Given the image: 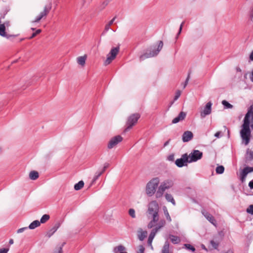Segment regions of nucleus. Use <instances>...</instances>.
Here are the masks:
<instances>
[{
  "instance_id": "603ef678",
  "label": "nucleus",
  "mask_w": 253,
  "mask_h": 253,
  "mask_svg": "<svg viewBox=\"0 0 253 253\" xmlns=\"http://www.w3.org/2000/svg\"><path fill=\"white\" fill-rule=\"evenodd\" d=\"M183 24L184 23L182 22L180 26V28H179V31H178V33L177 34V37L180 34L181 32V30H182V27H183Z\"/></svg>"
},
{
  "instance_id": "4be33fe9",
  "label": "nucleus",
  "mask_w": 253,
  "mask_h": 253,
  "mask_svg": "<svg viewBox=\"0 0 253 253\" xmlns=\"http://www.w3.org/2000/svg\"><path fill=\"white\" fill-rule=\"evenodd\" d=\"M0 36L7 38L5 32V26L4 24L0 23Z\"/></svg>"
},
{
  "instance_id": "5fc2aeb1",
  "label": "nucleus",
  "mask_w": 253,
  "mask_h": 253,
  "mask_svg": "<svg viewBox=\"0 0 253 253\" xmlns=\"http://www.w3.org/2000/svg\"><path fill=\"white\" fill-rule=\"evenodd\" d=\"M250 18L251 21L253 22V11L251 10L250 14Z\"/></svg>"
},
{
  "instance_id": "a19ab883",
  "label": "nucleus",
  "mask_w": 253,
  "mask_h": 253,
  "mask_svg": "<svg viewBox=\"0 0 253 253\" xmlns=\"http://www.w3.org/2000/svg\"><path fill=\"white\" fill-rule=\"evenodd\" d=\"M247 212L250 214H253V205H250L247 209Z\"/></svg>"
},
{
  "instance_id": "ea45409f",
  "label": "nucleus",
  "mask_w": 253,
  "mask_h": 253,
  "mask_svg": "<svg viewBox=\"0 0 253 253\" xmlns=\"http://www.w3.org/2000/svg\"><path fill=\"white\" fill-rule=\"evenodd\" d=\"M184 246L187 250H190L192 252H194L195 251V248L190 244H185L184 245Z\"/></svg>"
},
{
  "instance_id": "6e6d98bb",
  "label": "nucleus",
  "mask_w": 253,
  "mask_h": 253,
  "mask_svg": "<svg viewBox=\"0 0 253 253\" xmlns=\"http://www.w3.org/2000/svg\"><path fill=\"white\" fill-rule=\"evenodd\" d=\"M168 160L169 161H172L174 160V155H169V157H168Z\"/></svg>"
},
{
  "instance_id": "7c9ffc66",
  "label": "nucleus",
  "mask_w": 253,
  "mask_h": 253,
  "mask_svg": "<svg viewBox=\"0 0 253 253\" xmlns=\"http://www.w3.org/2000/svg\"><path fill=\"white\" fill-rule=\"evenodd\" d=\"M181 94V91L180 90H177L176 91L174 97V100L173 101L170 102V106L172 105V104L173 103V102L177 100L178 99V98L180 97Z\"/></svg>"
},
{
  "instance_id": "8fccbe9b",
  "label": "nucleus",
  "mask_w": 253,
  "mask_h": 253,
  "mask_svg": "<svg viewBox=\"0 0 253 253\" xmlns=\"http://www.w3.org/2000/svg\"><path fill=\"white\" fill-rule=\"evenodd\" d=\"M109 166V164L108 163H105L104 165V167H103V169L101 171V172H102V173H103L106 169L108 168Z\"/></svg>"
},
{
  "instance_id": "680f3d73",
  "label": "nucleus",
  "mask_w": 253,
  "mask_h": 253,
  "mask_svg": "<svg viewBox=\"0 0 253 253\" xmlns=\"http://www.w3.org/2000/svg\"><path fill=\"white\" fill-rule=\"evenodd\" d=\"M10 244H13V240L12 239H10L9 242Z\"/></svg>"
},
{
  "instance_id": "72a5a7b5",
  "label": "nucleus",
  "mask_w": 253,
  "mask_h": 253,
  "mask_svg": "<svg viewBox=\"0 0 253 253\" xmlns=\"http://www.w3.org/2000/svg\"><path fill=\"white\" fill-rule=\"evenodd\" d=\"M50 9L51 6H49L48 7L46 6H44L43 11L41 12L40 14L43 17L46 16Z\"/></svg>"
},
{
  "instance_id": "423d86ee",
  "label": "nucleus",
  "mask_w": 253,
  "mask_h": 253,
  "mask_svg": "<svg viewBox=\"0 0 253 253\" xmlns=\"http://www.w3.org/2000/svg\"><path fill=\"white\" fill-rule=\"evenodd\" d=\"M174 182L171 179H167L161 182L156 193L155 197L157 199L162 197L165 191L172 188Z\"/></svg>"
},
{
  "instance_id": "864d4df0",
  "label": "nucleus",
  "mask_w": 253,
  "mask_h": 253,
  "mask_svg": "<svg viewBox=\"0 0 253 253\" xmlns=\"http://www.w3.org/2000/svg\"><path fill=\"white\" fill-rule=\"evenodd\" d=\"M214 136L216 137V138H219L221 136V132L220 131H217V132H216L214 134Z\"/></svg>"
},
{
  "instance_id": "c9c22d12",
  "label": "nucleus",
  "mask_w": 253,
  "mask_h": 253,
  "mask_svg": "<svg viewBox=\"0 0 253 253\" xmlns=\"http://www.w3.org/2000/svg\"><path fill=\"white\" fill-rule=\"evenodd\" d=\"M224 170V168L222 166H218L216 168V172L218 174H222L223 173Z\"/></svg>"
},
{
  "instance_id": "c85d7f7f",
  "label": "nucleus",
  "mask_w": 253,
  "mask_h": 253,
  "mask_svg": "<svg viewBox=\"0 0 253 253\" xmlns=\"http://www.w3.org/2000/svg\"><path fill=\"white\" fill-rule=\"evenodd\" d=\"M169 238L173 244H176L180 242V238L175 236L170 235Z\"/></svg>"
},
{
  "instance_id": "412c9836",
  "label": "nucleus",
  "mask_w": 253,
  "mask_h": 253,
  "mask_svg": "<svg viewBox=\"0 0 253 253\" xmlns=\"http://www.w3.org/2000/svg\"><path fill=\"white\" fill-rule=\"evenodd\" d=\"M59 227V224H56L53 226L49 231L47 233L46 236L48 237H50L58 229Z\"/></svg>"
},
{
  "instance_id": "a878e982",
  "label": "nucleus",
  "mask_w": 253,
  "mask_h": 253,
  "mask_svg": "<svg viewBox=\"0 0 253 253\" xmlns=\"http://www.w3.org/2000/svg\"><path fill=\"white\" fill-rule=\"evenodd\" d=\"M40 222L39 220H34L29 226L28 228L30 229H34L40 225Z\"/></svg>"
},
{
  "instance_id": "4d7b16f0",
  "label": "nucleus",
  "mask_w": 253,
  "mask_h": 253,
  "mask_svg": "<svg viewBox=\"0 0 253 253\" xmlns=\"http://www.w3.org/2000/svg\"><path fill=\"white\" fill-rule=\"evenodd\" d=\"M249 186L251 189H253V180L249 182Z\"/></svg>"
},
{
  "instance_id": "4468645a",
  "label": "nucleus",
  "mask_w": 253,
  "mask_h": 253,
  "mask_svg": "<svg viewBox=\"0 0 253 253\" xmlns=\"http://www.w3.org/2000/svg\"><path fill=\"white\" fill-rule=\"evenodd\" d=\"M193 137V133L190 131H185L182 135V141L184 142H188Z\"/></svg>"
},
{
  "instance_id": "4c0bfd02",
  "label": "nucleus",
  "mask_w": 253,
  "mask_h": 253,
  "mask_svg": "<svg viewBox=\"0 0 253 253\" xmlns=\"http://www.w3.org/2000/svg\"><path fill=\"white\" fill-rule=\"evenodd\" d=\"M102 172H96L93 177L92 179V183L95 182V181L99 178V177L102 174Z\"/></svg>"
},
{
  "instance_id": "e433bc0d",
  "label": "nucleus",
  "mask_w": 253,
  "mask_h": 253,
  "mask_svg": "<svg viewBox=\"0 0 253 253\" xmlns=\"http://www.w3.org/2000/svg\"><path fill=\"white\" fill-rule=\"evenodd\" d=\"M210 243L211 245V246L214 248V249H217L218 245H219V242L217 241H214V240H211L210 242Z\"/></svg>"
},
{
  "instance_id": "5701e85b",
  "label": "nucleus",
  "mask_w": 253,
  "mask_h": 253,
  "mask_svg": "<svg viewBox=\"0 0 253 253\" xmlns=\"http://www.w3.org/2000/svg\"><path fill=\"white\" fill-rule=\"evenodd\" d=\"M162 253H172L169 251V244L168 242H166L163 247Z\"/></svg>"
},
{
  "instance_id": "0e129e2a",
  "label": "nucleus",
  "mask_w": 253,
  "mask_h": 253,
  "mask_svg": "<svg viewBox=\"0 0 253 253\" xmlns=\"http://www.w3.org/2000/svg\"><path fill=\"white\" fill-rule=\"evenodd\" d=\"M225 253H233V252L231 250H228Z\"/></svg>"
},
{
  "instance_id": "a211bd4d",
  "label": "nucleus",
  "mask_w": 253,
  "mask_h": 253,
  "mask_svg": "<svg viewBox=\"0 0 253 253\" xmlns=\"http://www.w3.org/2000/svg\"><path fill=\"white\" fill-rule=\"evenodd\" d=\"M164 196L167 202L171 203L173 206L176 205L175 201L171 194L166 193Z\"/></svg>"
},
{
  "instance_id": "052dcab7",
  "label": "nucleus",
  "mask_w": 253,
  "mask_h": 253,
  "mask_svg": "<svg viewBox=\"0 0 253 253\" xmlns=\"http://www.w3.org/2000/svg\"><path fill=\"white\" fill-rule=\"evenodd\" d=\"M236 71H237V72H241L242 70H241V69L239 67H237V68H236Z\"/></svg>"
},
{
  "instance_id": "6ab92c4d",
  "label": "nucleus",
  "mask_w": 253,
  "mask_h": 253,
  "mask_svg": "<svg viewBox=\"0 0 253 253\" xmlns=\"http://www.w3.org/2000/svg\"><path fill=\"white\" fill-rule=\"evenodd\" d=\"M113 252L114 253H127L126 251L125 247L122 245H119L114 248Z\"/></svg>"
},
{
  "instance_id": "3c124183",
  "label": "nucleus",
  "mask_w": 253,
  "mask_h": 253,
  "mask_svg": "<svg viewBox=\"0 0 253 253\" xmlns=\"http://www.w3.org/2000/svg\"><path fill=\"white\" fill-rule=\"evenodd\" d=\"M28 228V227H23V228H20L19 229L17 232V233H22L25 230L27 229Z\"/></svg>"
},
{
  "instance_id": "2f4dec72",
  "label": "nucleus",
  "mask_w": 253,
  "mask_h": 253,
  "mask_svg": "<svg viewBox=\"0 0 253 253\" xmlns=\"http://www.w3.org/2000/svg\"><path fill=\"white\" fill-rule=\"evenodd\" d=\"M64 243H63L61 245L57 246L55 248V249L53 252V253H62V248L64 246Z\"/></svg>"
},
{
  "instance_id": "f3484780",
  "label": "nucleus",
  "mask_w": 253,
  "mask_h": 253,
  "mask_svg": "<svg viewBox=\"0 0 253 253\" xmlns=\"http://www.w3.org/2000/svg\"><path fill=\"white\" fill-rule=\"evenodd\" d=\"M87 59V55L86 54L84 56H79L77 58V62L78 64L82 66H84L85 64V61Z\"/></svg>"
},
{
  "instance_id": "b1692460",
  "label": "nucleus",
  "mask_w": 253,
  "mask_h": 253,
  "mask_svg": "<svg viewBox=\"0 0 253 253\" xmlns=\"http://www.w3.org/2000/svg\"><path fill=\"white\" fill-rule=\"evenodd\" d=\"M163 210L164 215L166 216V218L167 220L169 222H171V217H170V216L169 215V211H168V209H167V207L166 206H164L163 207Z\"/></svg>"
},
{
  "instance_id": "393cba45",
  "label": "nucleus",
  "mask_w": 253,
  "mask_h": 253,
  "mask_svg": "<svg viewBox=\"0 0 253 253\" xmlns=\"http://www.w3.org/2000/svg\"><path fill=\"white\" fill-rule=\"evenodd\" d=\"M116 19V17H114L105 26L104 31L102 34H105L110 29V26L112 25Z\"/></svg>"
},
{
  "instance_id": "bb28decb",
  "label": "nucleus",
  "mask_w": 253,
  "mask_h": 253,
  "mask_svg": "<svg viewBox=\"0 0 253 253\" xmlns=\"http://www.w3.org/2000/svg\"><path fill=\"white\" fill-rule=\"evenodd\" d=\"M116 58L113 57L111 56H109V54H107L106 59L105 60L104 62V65L105 66H107L110 64L112 61H113Z\"/></svg>"
},
{
  "instance_id": "6e6552de",
  "label": "nucleus",
  "mask_w": 253,
  "mask_h": 253,
  "mask_svg": "<svg viewBox=\"0 0 253 253\" xmlns=\"http://www.w3.org/2000/svg\"><path fill=\"white\" fill-rule=\"evenodd\" d=\"M212 105V104L211 101L208 102L205 107L201 109L200 111V117L201 118H204L206 116L211 114Z\"/></svg>"
},
{
  "instance_id": "bf43d9fd",
  "label": "nucleus",
  "mask_w": 253,
  "mask_h": 253,
  "mask_svg": "<svg viewBox=\"0 0 253 253\" xmlns=\"http://www.w3.org/2000/svg\"><path fill=\"white\" fill-rule=\"evenodd\" d=\"M251 81L253 82V70L252 72L251 75L250 77Z\"/></svg>"
},
{
  "instance_id": "9d476101",
  "label": "nucleus",
  "mask_w": 253,
  "mask_h": 253,
  "mask_svg": "<svg viewBox=\"0 0 253 253\" xmlns=\"http://www.w3.org/2000/svg\"><path fill=\"white\" fill-rule=\"evenodd\" d=\"M123 140V137L120 135H117L112 137L108 142V148L111 149L118 145Z\"/></svg>"
},
{
  "instance_id": "58836bf2",
  "label": "nucleus",
  "mask_w": 253,
  "mask_h": 253,
  "mask_svg": "<svg viewBox=\"0 0 253 253\" xmlns=\"http://www.w3.org/2000/svg\"><path fill=\"white\" fill-rule=\"evenodd\" d=\"M129 215L133 218L136 217L135 210L133 209H130L128 211Z\"/></svg>"
},
{
  "instance_id": "f257e3e1",
  "label": "nucleus",
  "mask_w": 253,
  "mask_h": 253,
  "mask_svg": "<svg viewBox=\"0 0 253 253\" xmlns=\"http://www.w3.org/2000/svg\"><path fill=\"white\" fill-rule=\"evenodd\" d=\"M159 206L157 201L152 200L147 205V214L148 217H151V220L148 224L147 227L152 230L148 240V244L153 249L152 243L156 233L166 224L164 219L159 220Z\"/></svg>"
},
{
  "instance_id": "39448f33",
  "label": "nucleus",
  "mask_w": 253,
  "mask_h": 253,
  "mask_svg": "<svg viewBox=\"0 0 253 253\" xmlns=\"http://www.w3.org/2000/svg\"><path fill=\"white\" fill-rule=\"evenodd\" d=\"M160 182V178L157 177L152 178L148 182L145 187L146 194L148 196L152 197L154 194H156Z\"/></svg>"
},
{
  "instance_id": "13d9d810",
  "label": "nucleus",
  "mask_w": 253,
  "mask_h": 253,
  "mask_svg": "<svg viewBox=\"0 0 253 253\" xmlns=\"http://www.w3.org/2000/svg\"><path fill=\"white\" fill-rule=\"evenodd\" d=\"M250 60L253 61V51L251 52L250 55Z\"/></svg>"
},
{
  "instance_id": "9b49d317",
  "label": "nucleus",
  "mask_w": 253,
  "mask_h": 253,
  "mask_svg": "<svg viewBox=\"0 0 253 253\" xmlns=\"http://www.w3.org/2000/svg\"><path fill=\"white\" fill-rule=\"evenodd\" d=\"M253 171V168L247 167L243 169L240 173V179L242 182H244L246 180V178L248 174Z\"/></svg>"
},
{
  "instance_id": "20e7f679",
  "label": "nucleus",
  "mask_w": 253,
  "mask_h": 253,
  "mask_svg": "<svg viewBox=\"0 0 253 253\" xmlns=\"http://www.w3.org/2000/svg\"><path fill=\"white\" fill-rule=\"evenodd\" d=\"M163 46L162 41H159L157 44L154 45L148 49L145 53L140 56V60H143L148 58H151L157 55Z\"/></svg>"
},
{
  "instance_id": "37998d69",
  "label": "nucleus",
  "mask_w": 253,
  "mask_h": 253,
  "mask_svg": "<svg viewBox=\"0 0 253 253\" xmlns=\"http://www.w3.org/2000/svg\"><path fill=\"white\" fill-rule=\"evenodd\" d=\"M41 32V30L38 29L35 33H33L30 39H32L35 37L37 35L40 34Z\"/></svg>"
},
{
  "instance_id": "ddd939ff",
  "label": "nucleus",
  "mask_w": 253,
  "mask_h": 253,
  "mask_svg": "<svg viewBox=\"0 0 253 253\" xmlns=\"http://www.w3.org/2000/svg\"><path fill=\"white\" fill-rule=\"evenodd\" d=\"M202 214L205 217V218L209 221L212 224H213L214 226H216V222L215 220L214 217L210 213L206 211H202Z\"/></svg>"
},
{
  "instance_id": "e2e57ef3",
  "label": "nucleus",
  "mask_w": 253,
  "mask_h": 253,
  "mask_svg": "<svg viewBox=\"0 0 253 253\" xmlns=\"http://www.w3.org/2000/svg\"><path fill=\"white\" fill-rule=\"evenodd\" d=\"M225 253H233V252L231 250H228Z\"/></svg>"
},
{
  "instance_id": "774afa93",
  "label": "nucleus",
  "mask_w": 253,
  "mask_h": 253,
  "mask_svg": "<svg viewBox=\"0 0 253 253\" xmlns=\"http://www.w3.org/2000/svg\"><path fill=\"white\" fill-rule=\"evenodd\" d=\"M250 155H251V157H253V152H251L250 153Z\"/></svg>"
},
{
  "instance_id": "c03bdc74",
  "label": "nucleus",
  "mask_w": 253,
  "mask_h": 253,
  "mask_svg": "<svg viewBox=\"0 0 253 253\" xmlns=\"http://www.w3.org/2000/svg\"><path fill=\"white\" fill-rule=\"evenodd\" d=\"M144 248L142 246H139L137 253H144Z\"/></svg>"
},
{
  "instance_id": "7ed1b4c3",
  "label": "nucleus",
  "mask_w": 253,
  "mask_h": 253,
  "mask_svg": "<svg viewBox=\"0 0 253 253\" xmlns=\"http://www.w3.org/2000/svg\"><path fill=\"white\" fill-rule=\"evenodd\" d=\"M163 46L162 41H159L157 44L154 45L148 49L145 53L140 56V60H143L148 58H151L157 55Z\"/></svg>"
},
{
  "instance_id": "a18cd8bd",
  "label": "nucleus",
  "mask_w": 253,
  "mask_h": 253,
  "mask_svg": "<svg viewBox=\"0 0 253 253\" xmlns=\"http://www.w3.org/2000/svg\"><path fill=\"white\" fill-rule=\"evenodd\" d=\"M112 0H105L102 2V5H103L104 7L106 6L111 1H112Z\"/></svg>"
},
{
  "instance_id": "f704fd0d",
  "label": "nucleus",
  "mask_w": 253,
  "mask_h": 253,
  "mask_svg": "<svg viewBox=\"0 0 253 253\" xmlns=\"http://www.w3.org/2000/svg\"><path fill=\"white\" fill-rule=\"evenodd\" d=\"M222 104L224 106V109H231L233 108V105L226 100H223Z\"/></svg>"
},
{
  "instance_id": "f8f14e48",
  "label": "nucleus",
  "mask_w": 253,
  "mask_h": 253,
  "mask_svg": "<svg viewBox=\"0 0 253 253\" xmlns=\"http://www.w3.org/2000/svg\"><path fill=\"white\" fill-rule=\"evenodd\" d=\"M187 163H188V155L187 154H184L182 155L181 158L177 159L175 161V164L178 167L181 168L186 165Z\"/></svg>"
},
{
  "instance_id": "473e14b6",
  "label": "nucleus",
  "mask_w": 253,
  "mask_h": 253,
  "mask_svg": "<svg viewBox=\"0 0 253 253\" xmlns=\"http://www.w3.org/2000/svg\"><path fill=\"white\" fill-rule=\"evenodd\" d=\"M49 218L50 216L48 214H44L41 218L40 222L41 223H44L49 220Z\"/></svg>"
},
{
  "instance_id": "cd10ccee",
  "label": "nucleus",
  "mask_w": 253,
  "mask_h": 253,
  "mask_svg": "<svg viewBox=\"0 0 253 253\" xmlns=\"http://www.w3.org/2000/svg\"><path fill=\"white\" fill-rule=\"evenodd\" d=\"M29 177L32 180H36L39 177V173L36 171H31L29 173Z\"/></svg>"
},
{
  "instance_id": "c756f323",
  "label": "nucleus",
  "mask_w": 253,
  "mask_h": 253,
  "mask_svg": "<svg viewBox=\"0 0 253 253\" xmlns=\"http://www.w3.org/2000/svg\"><path fill=\"white\" fill-rule=\"evenodd\" d=\"M84 185V182L83 181H80L78 183H76L74 185V189L76 190H79L81 189Z\"/></svg>"
},
{
  "instance_id": "0eeeda50",
  "label": "nucleus",
  "mask_w": 253,
  "mask_h": 253,
  "mask_svg": "<svg viewBox=\"0 0 253 253\" xmlns=\"http://www.w3.org/2000/svg\"><path fill=\"white\" fill-rule=\"evenodd\" d=\"M203 156L202 152L199 150H193L191 153L188 155V163H192L196 162L199 160H200Z\"/></svg>"
},
{
  "instance_id": "dca6fc26",
  "label": "nucleus",
  "mask_w": 253,
  "mask_h": 253,
  "mask_svg": "<svg viewBox=\"0 0 253 253\" xmlns=\"http://www.w3.org/2000/svg\"><path fill=\"white\" fill-rule=\"evenodd\" d=\"M120 51L119 46L114 47H112L110 51V52L108 53L109 56H111L113 57H116L117 55L119 53Z\"/></svg>"
},
{
  "instance_id": "09e8293b",
  "label": "nucleus",
  "mask_w": 253,
  "mask_h": 253,
  "mask_svg": "<svg viewBox=\"0 0 253 253\" xmlns=\"http://www.w3.org/2000/svg\"><path fill=\"white\" fill-rule=\"evenodd\" d=\"M9 251L8 249L3 248L0 249V253H7Z\"/></svg>"
},
{
  "instance_id": "f03ea898",
  "label": "nucleus",
  "mask_w": 253,
  "mask_h": 253,
  "mask_svg": "<svg viewBox=\"0 0 253 253\" xmlns=\"http://www.w3.org/2000/svg\"><path fill=\"white\" fill-rule=\"evenodd\" d=\"M250 124L252 128L253 129V105L250 106L246 114L240 130V135L243 142L246 145L249 143L251 136V131L250 128Z\"/></svg>"
},
{
  "instance_id": "1a4fd4ad",
  "label": "nucleus",
  "mask_w": 253,
  "mask_h": 253,
  "mask_svg": "<svg viewBox=\"0 0 253 253\" xmlns=\"http://www.w3.org/2000/svg\"><path fill=\"white\" fill-rule=\"evenodd\" d=\"M140 118L139 114H134L130 115L127 121V127L126 129H130L133 125H134L137 122L138 119Z\"/></svg>"
},
{
  "instance_id": "338daca9",
  "label": "nucleus",
  "mask_w": 253,
  "mask_h": 253,
  "mask_svg": "<svg viewBox=\"0 0 253 253\" xmlns=\"http://www.w3.org/2000/svg\"><path fill=\"white\" fill-rule=\"evenodd\" d=\"M2 150H3L2 147L0 146V154L2 152Z\"/></svg>"
},
{
  "instance_id": "aec40b11",
  "label": "nucleus",
  "mask_w": 253,
  "mask_h": 253,
  "mask_svg": "<svg viewBox=\"0 0 253 253\" xmlns=\"http://www.w3.org/2000/svg\"><path fill=\"white\" fill-rule=\"evenodd\" d=\"M138 237L140 241H143L146 237L147 232L146 231H143L142 229L138 230Z\"/></svg>"
},
{
  "instance_id": "2eb2a0df",
  "label": "nucleus",
  "mask_w": 253,
  "mask_h": 253,
  "mask_svg": "<svg viewBox=\"0 0 253 253\" xmlns=\"http://www.w3.org/2000/svg\"><path fill=\"white\" fill-rule=\"evenodd\" d=\"M186 116V113L185 112H181L177 117L172 120V123L176 124L179 122L183 120L185 118Z\"/></svg>"
},
{
  "instance_id": "de8ad7c7",
  "label": "nucleus",
  "mask_w": 253,
  "mask_h": 253,
  "mask_svg": "<svg viewBox=\"0 0 253 253\" xmlns=\"http://www.w3.org/2000/svg\"><path fill=\"white\" fill-rule=\"evenodd\" d=\"M42 17L43 16L40 14L39 15L36 17V19L33 21V22H38Z\"/></svg>"
},
{
  "instance_id": "79ce46f5",
  "label": "nucleus",
  "mask_w": 253,
  "mask_h": 253,
  "mask_svg": "<svg viewBox=\"0 0 253 253\" xmlns=\"http://www.w3.org/2000/svg\"><path fill=\"white\" fill-rule=\"evenodd\" d=\"M189 79H190V74H188L185 82L184 83L182 84L183 88H185L186 87V86H187V85L188 83Z\"/></svg>"
},
{
  "instance_id": "49530a36",
  "label": "nucleus",
  "mask_w": 253,
  "mask_h": 253,
  "mask_svg": "<svg viewBox=\"0 0 253 253\" xmlns=\"http://www.w3.org/2000/svg\"><path fill=\"white\" fill-rule=\"evenodd\" d=\"M42 17L43 16L40 14L39 15L36 17V19L33 21V22H38Z\"/></svg>"
},
{
  "instance_id": "69168bd1",
  "label": "nucleus",
  "mask_w": 253,
  "mask_h": 253,
  "mask_svg": "<svg viewBox=\"0 0 253 253\" xmlns=\"http://www.w3.org/2000/svg\"><path fill=\"white\" fill-rule=\"evenodd\" d=\"M169 143V141H167V142H166L165 143V144H164V146H167V145H168Z\"/></svg>"
}]
</instances>
